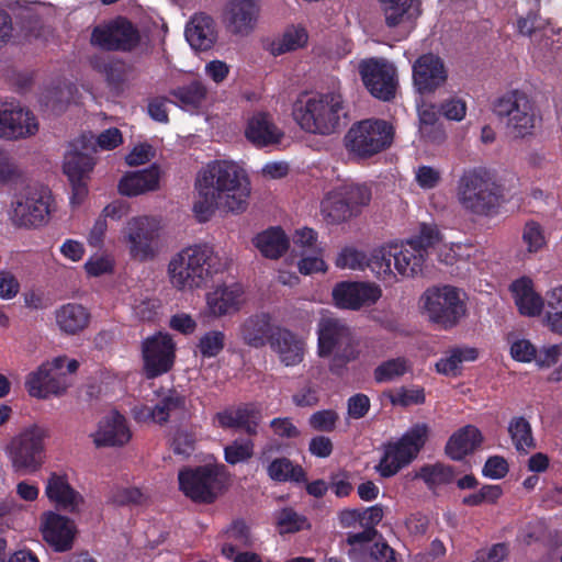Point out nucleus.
<instances>
[{"label": "nucleus", "instance_id": "29", "mask_svg": "<svg viewBox=\"0 0 562 562\" xmlns=\"http://www.w3.org/2000/svg\"><path fill=\"white\" fill-rule=\"evenodd\" d=\"M269 346L285 367L297 366L304 359V341L288 328L277 326Z\"/></svg>", "mask_w": 562, "mask_h": 562}, {"label": "nucleus", "instance_id": "14", "mask_svg": "<svg viewBox=\"0 0 562 562\" xmlns=\"http://www.w3.org/2000/svg\"><path fill=\"white\" fill-rule=\"evenodd\" d=\"M493 112L506 119V127L515 138L531 135L536 125V110L529 97L519 90L508 91L493 103Z\"/></svg>", "mask_w": 562, "mask_h": 562}, {"label": "nucleus", "instance_id": "63", "mask_svg": "<svg viewBox=\"0 0 562 562\" xmlns=\"http://www.w3.org/2000/svg\"><path fill=\"white\" fill-rule=\"evenodd\" d=\"M439 113L451 121H461L467 114V103L458 97H450L441 102Z\"/></svg>", "mask_w": 562, "mask_h": 562}, {"label": "nucleus", "instance_id": "9", "mask_svg": "<svg viewBox=\"0 0 562 562\" xmlns=\"http://www.w3.org/2000/svg\"><path fill=\"white\" fill-rule=\"evenodd\" d=\"M393 126L381 119H367L353 123L344 137L349 154L368 159L387 149L393 142Z\"/></svg>", "mask_w": 562, "mask_h": 562}, {"label": "nucleus", "instance_id": "5", "mask_svg": "<svg viewBox=\"0 0 562 562\" xmlns=\"http://www.w3.org/2000/svg\"><path fill=\"white\" fill-rule=\"evenodd\" d=\"M293 117L305 132L330 135L340 128L347 110L340 93L327 92L296 101Z\"/></svg>", "mask_w": 562, "mask_h": 562}, {"label": "nucleus", "instance_id": "33", "mask_svg": "<svg viewBox=\"0 0 562 562\" xmlns=\"http://www.w3.org/2000/svg\"><path fill=\"white\" fill-rule=\"evenodd\" d=\"M159 180V168L156 165H151L143 170L125 173L121 178L117 189L122 195L137 196L157 190Z\"/></svg>", "mask_w": 562, "mask_h": 562}, {"label": "nucleus", "instance_id": "39", "mask_svg": "<svg viewBox=\"0 0 562 562\" xmlns=\"http://www.w3.org/2000/svg\"><path fill=\"white\" fill-rule=\"evenodd\" d=\"M385 23L394 27L406 21H413L420 14L419 0H380Z\"/></svg>", "mask_w": 562, "mask_h": 562}, {"label": "nucleus", "instance_id": "49", "mask_svg": "<svg viewBox=\"0 0 562 562\" xmlns=\"http://www.w3.org/2000/svg\"><path fill=\"white\" fill-rule=\"evenodd\" d=\"M521 241L528 255L542 251L548 245L544 227L535 220H528L521 229Z\"/></svg>", "mask_w": 562, "mask_h": 562}, {"label": "nucleus", "instance_id": "23", "mask_svg": "<svg viewBox=\"0 0 562 562\" xmlns=\"http://www.w3.org/2000/svg\"><path fill=\"white\" fill-rule=\"evenodd\" d=\"M447 80L442 59L431 53L419 56L413 65V81L422 94L434 92Z\"/></svg>", "mask_w": 562, "mask_h": 562}, {"label": "nucleus", "instance_id": "61", "mask_svg": "<svg viewBox=\"0 0 562 562\" xmlns=\"http://www.w3.org/2000/svg\"><path fill=\"white\" fill-rule=\"evenodd\" d=\"M307 41V33L304 29H293L286 31L279 45L273 48L276 55H281L286 52L294 50L302 47Z\"/></svg>", "mask_w": 562, "mask_h": 562}, {"label": "nucleus", "instance_id": "57", "mask_svg": "<svg viewBox=\"0 0 562 562\" xmlns=\"http://www.w3.org/2000/svg\"><path fill=\"white\" fill-rule=\"evenodd\" d=\"M390 402L394 406L408 407L411 405H422L426 401L425 391L420 386L413 389L400 387L396 393L389 395Z\"/></svg>", "mask_w": 562, "mask_h": 562}, {"label": "nucleus", "instance_id": "16", "mask_svg": "<svg viewBox=\"0 0 562 562\" xmlns=\"http://www.w3.org/2000/svg\"><path fill=\"white\" fill-rule=\"evenodd\" d=\"M123 238L132 259L139 262L153 260L158 251L159 232L149 216H135L127 221Z\"/></svg>", "mask_w": 562, "mask_h": 562}, {"label": "nucleus", "instance_id": "64", "mask_svg": "<svg viewBox=\"0 0 562 562\" xmlns=\"http://www.w3.org/2000/svg\"><path fill=\"white\" fill-rule=\"evenodd\" d=\"M508 471L509 465L504 457L492 456L485 461L482 474L492 480H501L507 475Z\"/></svg>", "mask_w": 562, "mask_h": 562}, {"label": "nucleus", "instance_id": "1", "mask_svg": "<svg viewBox=\"0 0 562 562\" xmlns=\"http://www.w3.org/2000/svg\"><path fill=\"white\" fill-rule=\"evenodd\" d=\"M204 188L220 198L221 210L239 214L246 211L250 196V180L246 170L229 160L210 161L198 173Z\"/></svg>", "mask_w": 562, "mask_h": 562}, {"label": "nucleus", "instance_id": "11", "mask_svg": "<svg viewBox=\"0 0 562 562\" xmlns=\"http://www.w3.org/2000/svg\"><path fill=\"white\" fill-rule=\"evenodd\" d=\"M426 256L406 240L375 249L369 267L378 277L394 276V270L403 277H414L422 272Z\"/></svg>", "mask_w": 562, "mask_h": 562}, {"label": "nucleus", "instance_id": "58", "mask_svg": "<svg viewBox=\"0 0 562 562\" xmlns=\"http://www.w3.org/2000/svg\"><path fill=\"white\" fill-rule=\"evenodd\" d=\"M321 387L311 381L300 386L292 395V403L296 407H313L319 402Z\"/></svg>", "mask_w": 562, "mask_h": 562}, {"label": "nucleus", "instance_id": "2", "mask_svg": "<svg viewBox=\"0 0 562 562\" xmlns=\"http://www.w3.org/2000/svg\"><path fill=\"white\" fill-rule=\"evenodd\" d=\"M224 270V263L209 244H195L173 255L168 263L170 283L177 290H194L207 285Z\"/></svg>", "mask_w": 562, "mask_h": 562}, {"label": "nucleus", "instance_id": "28", "mask_svg": "<svg viewBox=\"0 0 562 562\" xmlns=\"http://www.w3.org/2000/svg\"><path fill=\"white\" fill-rule=\"evenodd\" d=\"M276 328L271 315L267 312H259L243 321L239 326V337L245 345L259 349L269 345Z\"/></svg>", "mask_w": 562, "mask_h": 562}, {"label": "nucleus", "instance_id": "46", "mask_svg": "<svg viewBox=\"0 0 562 562\" xmlns=\"http://www.w3.org/2000/svg\"><path fill=\"white\" fill-rule=\"evenodd\" d=\"M198 199L193 204V212L200 223L207 222L220 206V198L211 189L204 188V183L195 179Z\"/></svg>", "mask_w": 562, "mask_h": 562}, {"label": "nucleus", "instance_id": "53", "mask_svg": "<svg viewBox=\"0 0 562 562\" xmlns=\"http://www.w3.org/2000/svg\"><path fill=\"white\" fill-rule=\"evenodd\" d=\"M378 536V530L372 526L364 527L360 532H348L346 537V543L351 548L347 554L351 560H357L360 555H363L367 551L368 546Z\"/></svg>", "mask_w": 562, "mask_h": 562}, {"label": "nucleus", "instance_id": "45", "mask_svg": "<svg viewBox=\"0 0 562 562\" xmlns=\"http://www.w3.org/2000/svg\"><path fill=\"white\" fill-rule=\"evenodd\" d=\"M508 432L518 452L527 453L536 448L531 425L525 417H513L508 424Z\"/></svg>", "mask_w": 562, "mask_h": 562}, {"label": "nucleus", "instance_id": "40", "mask_svg": "<svg viewBox=\"0 0 562 562\" xmlns=\"http://www.w3.org/2000/svg\"><path fill=\"white\" fill-rule=\"evenodd\" d=\"M154 406L156 411V424L165 425L171 418L180 419L184 416L187 398L177 390L171 389L168 390Z\"/></svg>", "mask_w": 562, "mask_h": 562}, {"label": "nucleus", "instance_id": "44", "mask_svg": "<svg viewBox=\"0 0 562 562\" xmlns=\"http://www.w3.org/2000/svg\"><path fill=\"white\" fill-rule=\"evenodd\" d=\"M477 356L475 348H453L436 362V370L438 373L456 376L460 373L462 362L474 361Z\"/></svg>", "mask_w": 562, "mask_h": 562}, {"label": "nucleus", "instance_id": "37", "mask_svg": "<svg viewBox=\"0 0 562 562\" xmlns=\"http://www.w3.org/2000/svg\"><path fill=\"white\" fill-rule=\"evenodd\" d=\"M55 321L60 331L76 335L89 325L90 313L81 304L66 303L55 311Z\"/></svg>", "mask_w": 562, "mask_h": 562}, {"label": "nucleus", "instance_id": "7", "mask_svg": "<svg viewBox=\"0 0 562 562\" xmlns=\"http://www.w3.org/2000/svg\"><path fill=\"white\" fill-rule=\"evenodd\" d=\"M54 198L44 187H25L13 194L9 218L14 227L36 229L45 226L50 218Z\"/></svg>", "mask_w": 562, "mask_h": 562}, {"label": "nucleus", "instance_id": "25", "mask_svg": "<svg viewBox=\"0 0 562 562\" xmlns=\"http://www.w3.org/2000/svg\"><path fill=\"white\" fill-rule=\"evenodd\" d=\"M38 122L30 110L22 108L0 110V137L20 139L35 135Z\"/></svg>", "mask_w": 562, "mask_h": 562}, {"label": "nucleus", "instance_id": "4", "mask_svg": "<svg viewBox=\"0 0 562 562\" xmlns=\"http://www.w3.org/2000/svg\"><path fill=\"white\" fill-rule=\"evenodd\" d=\"M317 353L321 358L331 356L329 371L341 375L347 364L359 358L360 340L344 319L323 317L317 325Z\"/></svg>", "mask_w": 562, "mask_h": 562}, {"label": "nucleus", "instance_id": "43", "mask_svg": "<svg viewBox=\"0 0 562 562\" xmlns=\"http://www.w3.org/2000/svg\"><path fill=\"white\" fill-rule=\"evenodd\" d=\"M415 479H420L431 492L440 486L451 484L456 479L453 467L437 462L434 464H424L415 474Z\"/></svg>", "mask_w": 562, "mask_h": 562}, {"label": "nucleus", "instance_id": "27", "mask_svg": "<svg viewBox=\"0 0 562 562\" xmlns=\"http://www.w3.org/2000/svg\"><path fill=\"white\" fill-rule=\"evenodd\" d=\"M45 494L58 509L70 514L78 513L83 505V496L68 482L67 475L52 473L47 480Z\"/></svg>", "mask_w": 562, "mask_h": 562}, {"label": "nucleus", "instance_id": "6", "mask_svg": "<svg viewBox=\"0 0 562 562\" xmlns=\"http://www.w3.org/2000/svg\"><path fill=\"white\" fill-rule=\"evenodd\" d=\"M228 472L222 463L186 467L178 473L179 490L198 504H213L226 488Z\"/></svg>", "mask_w": 562, "mask_h": 562}, {"label": "nucleus", "instance_id": "55", "mask_svg": "<svg viewBox=\"0 0 562 562\" xmlns=\"http://www.w3.org/2000/svg\"><path fill=\"white\" fill-rule=\"evenodd\" d=\"M235 439L224 448V460L232 465L246 462L254 456L255 443L250 439Z\"/></svg>", "mask_w": 562, "mask_h": 562}, {"label": "nucleus", "instance_id": "12", "mask_svg": "<svg viewBox=\"0 0 562 562\" xmlns=\"http://www.w3.org/2000/svg\"><path fill=\"white\" fill-rule=\"evenodd\" d=\"M79 362L58 356L52 361L42 363L35 371L27 374L25 387L30 396L48 398L50 395L60 396L69 387L67 373H75Z\"/></svg>", "mask_w": 562, "mask_h": 562}, {"label": "nucleus", "instance_id": "3", "mask_svg": "<svg viewBox=\"0 0 562 562\" xmlns=\"http://www.w3.org/2000/svg\"><path fill=\"white\" fill-rule=\"evenodd\" d=\"M457 200L470 214L492 216L504 201V188L484 167L465 169L457 182Z\"/></svg>", "mask_w": 562, "mask_h": 562}, {"label": "nucleus", "instance_id": "35", "mask_svg": "<svg viewBox=\"0 0 562 562\" xmlns=\"http://www.w3.org/2000/svg\"><path fill=\"white\" fill-rule=\"evenodd\" d=\"M510 291L521 315L538 316L544 307V301L533 289V282L528 277H521L510 284Z\"/></svg>", "mask_w": 562, "mask_h": 562}, {"label": "nucleus", "instance_id": "8", "mask_svg": "<svg viewBox=\"0 0 562 562\" xmlns=\"http://www.w3.org/2000/svg\"><path fill=\"white\" fill-rule=\"evenodd\" d=\"M90 44L103 52L125 54L143 52L146 46L139 27L123 15L95 25L90 34Z\"/></svg>", "mask_w": 562, "mask_h": 562}, {"label": "nucleus", "instance_id": "17", "mask_svg": "<svg viewBox=\"0 0 562 562\" xmlns=\"http://www.w3.org/2000/svg\"><path fill=\"white\" fill-rule=\"evenodd\" d=\"M358 71L366 89L381 101L395 98L397 88L396 68L383 58H366L359 63Z\"/></svg>", "mask_w": 562, "mask_h": 562}, {"label": "nucleus", "instance_id": "10", "mask_svg": "<svg viewBox=\"0 0 562 562\" xmlns=\"http://www.w3.org/2000/svg\"><path fill=\"white\" fill-rule=\"evenodd\" d=\"M47 430L36 424L15 435L5 448V453L15 473L26 475L37 472L44 464Z\"/></svg>", "mask_w": 562, "mask_h": 562}, {"label": "nucleus", "instance_id": "21", "mask_svg": "<svg viewBox=\"0 0 562 562\" xmlns=\"http://www.w3.org/2000/svg\"><path fill=\"white\" fill-rule=\"evenodd\" d=\"M95 146L93 136L82 134L69 143V149L64 157V173L68 179L88 178L95 165Z\"/></svg>", "mask_w": 562, "mask_h": 562}, {"label": "nucleus", "instance_id": "50", "mask_svg": "<svg viewBox=\"0 0 562 562\" xmlns=\"http://www.w3.org/2000/svg\"><path fill=\"white\" fill-rule=\"evenodd\" d=\"M339 189L355 215H358L362 207L369 205L371 201V189L364 183H346L339 187Z\"/></svg>", "mask_w": 562, "mask_h": 562}, {"label": "nucleus", "instance_id": "22", "mask_svg": "<svg viewBox=\"0 0 562 562\" xmlns=\"http://www.w3.org/2000/svg\"><path fill=\"white\" fill-rule=\"evenodd\" d=\"M382 295L381 289L371 283L341 281L333 290V300L338 307L358 311L375 304Z\"/></svg>", "mask_w": 562, "mask_h": 562}, {"label": "nucleus", "instance_id": "52", "mask_svg": "<svg viewBox=\"0 0 562 562\" xmlns=\"http://www.w3.org/2000/svg\"><path fill=\"white\" fill-rule=\"evenodd\" d=\"M226 336L221 330H209L204 333L198 344L196 351L202 358H215L225 348Z\"/></svg>", "mask_w": 562, "mask_h": 562}, {"label": "nucleus", "instance_id": "32", "mask_svg": "<svg viewBox=\"0 0 562 562\" xmlns=\"http://www.w3.org/2000/svg\"><path fill=\"white\" fill-rule=\"evenodd\" d=\"M245 136L256 147L261 148L279 144L283 132L273 123L268 113L258 112L248 120Z\"/></svg>", "mask_w": 562, "mask_h": 562}, {"label": "nucleus", "instance_id": "15", "mask_svg": "<svg viewBox=\"0 0 562 562\" xmlns=\"http://www.w3.org/2000/svg\"><path fill=\"white\" fill-rule=\"evenodd\" d=\"M423 299L429 319L443 329L453 328L465 315V303L452 285L428 289Z\"/></svg>", "mask_w": 562, "mask_h": 562}, {"label": "nucleus", "instance_id": "26", "mask_svg": "<svg viewBox=\"0 0 562 562\" xmlns=\"http://www.w3.org/2000/svg\"><path fill=\"white\" fill-rule=\"evenodd\" d=\"M92 438L98 448L122 447L131 440L132 432L126 418L117 411H113L99 422Z\"/></svg>", "mask_w": 562, "mask_h": 562}, {"label": "nucleus", "instance_id": "56", "mask_svg": "<svg viewBox=\"0 0 562 562\" xmlns=\"http://www.w3.org/2000/svg\"><path fill=\"white\" fill-rule=\"evenodd\" d=\"M441 240V234L435 224H420L417 236L408 239L409 243L419 249L427 257V249L435 247Z\"/></svg>", "mask_w": 562, "mask_h": 562}, {"label": "nucleus", "instance_id": "51", "mask_svg": "<svg viewBox=\"0 0 562 562\" xmlns=\"http://www.w3.org/2000/svg\"><path fill=\"white\" fill-rule=\"evenodd\" d=\"M276 522L281 535L299 532L308 527L307 518L292 507H284L276 514Z\"/></svg>", "mask_w": 562, "mask_h": 562}, {"label": "nucleus", "instance_id": "13", "mask_svg": "<svg viewBox=\"0 0 562 562\" xmlns=\"http://www.w3.org/2000/svg\"><path fill=\"white\" fill-rule=\"evenodd\" d=\"M429 427L425 423L413 425L397 441L389 442L375 471L382 477H392L408 465L424 448Z\"/></svg>", "mask_w": 562, "mask_h": 562}, {"label": "nucleus", "instance_id": "47", "mask_svg": "<svg viewBox=\"0 0 562 562\" xmlns=\"http://www.w3.org/2000/svg\"><path fill=\"white\" fill-rule=\"evenodd\" d=\"M322 210L331 223H341L356 216L339 188L327 194L322 202Z\"/></svg>", "mask_w": 562, "mask_h": 562}, {"label": "nucleus", "instance_id": "20", "mask_svg": "<svg viewBox=\"0 0 562 562\" xmlns=\"http://www.w3.org/2000/svg\"><path fill=\"white\" fill-rule=\"evenodd\" d=\"M260 5L257 0H228L222 12V22L234 35L250 34L258 22Z\"/></svg>", "mask_w": 562, "mask_h": 562}, {"label": "nucleus", "instance_id": "18", "mask_svg": "<svg viewBox=\"0 0 562 562\" xmlns=\"http://www.w3.org/2000/svg\"><path fill=\"white\" fill-rule=\"evenodd\" d=\"M144 371L148 379L169 372L176 360V344L167 333H157L142 342Z\"/></svg>", "mask_w": 562, "mask_h": 562}, {"label": "nucleus", "instance_id": "34", "mask_svg": "<svg viewBox=\"0 0 562 562\" xmlns=\"http://www.w3.org/2000/svg\"><path fill=\"white\" fill-rule=\"evenodd\" d=\"M483 436L480 429L473 425H467L451 435L446 443L447 456L456 461L462 460L473 453L482 443Z\"/></svg>", "mask_w": 562, "mask_h": 562}, {"label": "nucleus", "instance_id": "42", "mask_svg": "<svg viewBox=\"0 0 562 562\" xmlns=\"http://www.w3.org/2000/svg\"><path fill=\"white\" fill-rule=\"evenodd\" d=\"M267 473L268 476L276 482H307L304 469L300 464H294L285 457L272 460L267 468Z\"/></svg>", "mask_w": 562, "mask_h": 562}, {"label": "nucleus", "instance_id": "62", "mask_svg": "<svg viewBox=\"0 0 562 562\" xmlns=\"http://www.w3.org/2000/svg\"><path fill=\"white\" fill-rule=\"evenodd\" d=\"M269 427L273 435L280 439H296L301 430L295 426L291 417H276L270 420Z\"/></svg>", "mask_w": 562, "mask_h": 562}, {"label": "nucleus", "instance_id": "60", "mask_svg": "<svg viewBox=\"0 0 562 562\" xmlns=\"http://www.w3.org/2000/svg\"><path fill=\"white\" fill-rule=\"evenodd\" d=\"M339 415L334 409H321L308 418V425L316 431L330 432L336 428Z\"/></svg>", "mask_w": 562, "mask_h": 562}, {"label": "nucleus", "instance_id": "48", "mask_svg": "<svg viewBox=\"0 0 562 562\" xmlns=\"http://www.w3.org/2000/svg\"><path fill=\"white\" fill-rule=\"evenodd\" d=\"M409 371L411 362L408 359L397 357L382 361L373 370V378L376 383H389L404 376Z\"/></svg>", "mask_w": 562, "mask_h": 562}, {"label": "nucleus", "instance_id": "41", "mask_svg": "<svg viewBox=\"0 0 562 562\" xmlns=\"http://www.w3.org/2000/svg\"><path fill=\"white\" fill-rule=\"evenodd\" d=\"M170 95L177 101L176 105L183 110H198L206 99L207 89L200 80L170 90Z\"/></svg>", "mask_w": 562, "mask_h": 562}, {"label": "nucleus", "instance_id": "30", "mask_svg": "<svg viewBox=\"0 0 562 562\" xmlns=\"http://www.w3.org/2000/svg\"><path fill=\"white\" fill-rule=\"evenodd\" d=\"M244 288L240 283L223 284L206 294V303L213 316L237 313L243 305Z\"/></svg>", "mask_w": 562, "mask_h": 562}, {"label": "nucleus", "instance_id": "38", "mask_svg": "<svg viewBox=\"0 0 562 562\" xmlns=\"http://www.w3.org/2000/svg\"><path fill=\"white\" fill-rule=\"evenodd\" d=\"M255 247L269 259H278L290 247V240L281 227H270L254 238Z\"/></svg>", "mask_w": 562, "mask_h": 562}, {"label": "nucleus", "instance_id": "59", "mask_svg": "<svg viewBox=\"0 0 562 562\" xmlns=\"http://www.w3.org/2000/svg\"><path fill=\"white\" fill-rule=\"evenodd\" d=\"M370 260H367L366 255L352 247L344 248L337 256L335 265L340 269H363L366 265L369 266Z\"/></svg>", "mask_w": 562, "mask_h": 562}, {"label": "nucleus", "instance_id": "36", "mask_svg": "<svg viewBox=\"0 0 562 562\" xmlns=\"http://www.w3.org/2000/svg\"><path fill=\"white\" fill-rule=\"evenodd\" d=\"M93 70L104 76L108 86L115 91H122L128 80V67L123 58L93 56L90 59Z\"/></svg>", "mask_w": 562, "mask_h": 562}, {"label": "nucleus", "instance_id": "24", "mask_svg": "<svg viewBox=\"0 0 562 562\" xmlns=\"http://www.w3.org/2000/svg\"><path fill=\"white\" fill-rule=\"evenodd\" d=\"M41 532L54 551L66 552L72 547L76 528L68 517L47 512L42 516Z\"/></svg>", "mask_w": 562, "mask_h": 562}, {"label": "nucleus", "instance_id": "31", "mask_svg": "<svg viewBox=\"0 0 562 562\" xmlns=\"http://www.w3.org/2000/svg\"><path fill=\"white\" fill-rule=\"evenodd\" d=\"M186 38L195 50L206 52L211 49L218 37L214 19L204 13H195L186 26Z\"/></svg>", "mask_w": 562, "mask_h": 562}, {"label": "nucleus", "instance_id": "19", "mask_svg": "<svg viewBox=\"0 0 562 562\" xmlns=\"http://www.w3.org/2000/svg\"><path fill=\"white\" fill-rule=\"evenodd\" d=\"M262 420V413L256 403L229 405L214 414L212 424L223 430L243 432L256 437Z\"/></svg>", "mask_w": 562, "mask_h": 562}, {"label": "nucleus", "instance_id": "54", "mask_svg": "<svg viewBox=\"0 0 562 562\" xmlns=\"http://www.w3.org/2000/svg\"><path fill=\"white\" fill-rule=\"evenodd\" d=\"M546 306L549 326L553 331L562 334V285L547 293Z\"/></svg>", "mask_w": 562, "mask_h": 562}]
</instances>
